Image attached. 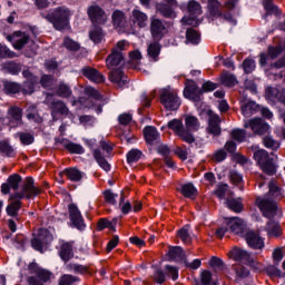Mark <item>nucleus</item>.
<instances>
[{
	"instance_id": "nucleus-1",
	"label": "nucleus",
	"mask_w": 285,
	"mask_h": 285,
	"mask_svg": "<svg viewBox=\"0 0 285 285\" xmlns=\"http://www.w3.org/2000/svg\"><path fill=\"white\" fill-rule=\"evenodd\" d=\"M40 193L41 188L35 186V179L27 177L21 187V191L10 195L9 202H11V204L7 206V215H9V217H17L19 210H21V199H32V197H37Z\"/></svg>"
},
{
	"instance_id": "nucleus-2",
	"label": "nucleus",
	"mask_w": 285,
	"mask_h": 285,
	"mask_svg": "<svg viewBox=\"0 0 285 285\" xmlns=\"http://www.w3.org/2000/svg\"><path fill=\"white\" fill-rule=\"evenodd\" d=\"M40 17L51 23L55 30L61 31L70 27V18L72 17V11H70L68 7L62 6L53 9L48 13L41 12Z\"/></svg>"
},
{
	"instance_id": "nucleus-3",
	"label": "nucleus",
	"mask_w": 285,
	"mask_h": 285,
	"mask_svg": "<svg viewBox=\"0 0 285 285\" xmlns=\"http://www.w3.org/2000/svg\"><path fill=\"white\" fill-rule=\"evenodd\" d=\"M254 159L259 166L261 170L266 175H275V160L271 157V154L265 149H258L254 153Z\"/></svg>"
},
{
	"instance_id": "nucleus-4",
	"label": "nucleus",
	"mask_w": 285,
	"mask_h": 285,
	"mask_svg": "<svg viewBox=\"0 0 285 285\" xmlns=\"http://www.w3.org/2000/svg\"><path fill=\"white\" fill-rule=\"evenodd\" d=\"M228 255L230 259H234V262L246 264L247 266H250V268H255V271H259V268H262V264L255 261V258H253V256L243 248L234 247Z\"/></svg>"
},
{
	"instance_id": "nucleus-5",
	"label": "nucleus",
	"mask_w": 285,
	"mask_h": 285,
	"mask_svg": "<svg viewBox=\"0 0 285 285\" xmlns=\"http://www.w3.org/2000/svg\"><path fill=\"white\" fill-rule=\"evenodd\" d=\"M169 130H173L181 141L185 144H195V136L193 132L186 130L184 122L180 119H173L167 124Z\"/></svg>"
},
{
	"instance_id": "nucleus-6",
	"label": "nucleus",
	"mask_w": 285,
	"mask_h": 285,
	"mask_svg": "<svg viewBox=\"0 0 285 285\" xmlns=\"http://www.w3.org/2000/svg\"><path fill=\"white\" fill-rule=\"evenodd\" d=\"M149 30L154 41H161V39L168 35L166 23L157 17L150 18Z\"/></svg>"
},
{
	"instance_id": "nucleus-7",
	"label": "nucleus",
	"mask_w": 285,
	"mask_h": 285,
	"mask_svg": "<svg viewBox=\"0 0 285 285\" xmlns=\"http://www.w3.org/2000/svg\"><path fill=\"white\" fill-rule=\"evenodd\" d=\"M46 104H50L52 117H56V115L68 117V115H70V109L66 102H63V100L55 99L52 94H47Z\"/></svg>"
},
{
	"instance_id": "nucleus-8",
	"label": "nucleus",
	"mask_w": 285,
	"mask_h": 285,
	"mask_svg": "<svg viewBox=\"0 0 285 285\" xmlns=\"http://www.w3.org/2000/svg\"><path fill=\"white\" fill-rule=\"evenodd\" d=\"M160 104L166 110H178L179 106H181V99L177 96V92L165 90L160 95Z\"/></svg>"
},
{
	"instance_id": "nucleus-9",
	"label": "nucleus",
	"mask_w": 285,
	"mask_h": 285,
	"mask_svg": "<svg viewBox=\"0 0 285 285\" xmlns=\"http://www.w3.org/2000/svg\"><path fill=\"white\" fill-rule=\"evenodd\" d=\"M257 208L263 213L264 217L271 218L275 217L277 214V203L264 197H257L255 200Z\"/></svg>"
},
{
	"instance_id": "nucleus-10",
	"label": "nucleus",
	"mask_w": 285,
	"mask_h": 285,
	"mask_svg": "<svg viewBox=\"0 0 285 285\" xmlns=\"http://www.w3.org/2000/svg\"><path fill=\"white\" fill-rule=\"evenodd\" d=\"M187 12L189 16L183 17L180 22L183 26H195V23H197L195 19L202 14V4L195 0L189 1L187 4Z\"/></svg>"
},
{
	"instance_id": "nucleus-11",
	"label": "nucleus",
	"mask_w": 285,
	"mask_h": 285,
	"mask_svg": "<svg viewBox=\"0 0 285 285\" xmlns=\"http://www.w3.org/2000/svg\"><path fill=\"white\" fill-rule=\"evenodd\" d=\"M184 97L189 99L190 101L199 102L203 98V91L195 80L186 79L185 81V89H184Z\"/></svg>"
},
{
	"instance_id": "nucleus-12",
	"label": "nucleus",
	"mask_w": 285,
	"mask_h": 285,
	"mask_svg": "<svg viewBox=\"0 0 285 285\" xmlns=\"http://www.w3.org/2000/svg\"><path fill=\"white\" fill-rule=\"evenodd\" d=\"M129 28H137L138 30L148 28V13L134 9L129 17Z\"/></svg>"
},
{
	"instance_id": "nucleus-13",
	"label": "nucleus",
	"mask_w": 285,
	"mask_h": 285,
	"mask_svg": "<svg viewBox=\"0 0 285 285\" xmlns=\"http://www.w3.org/2000/svg\"><path fill=\"white\" fill-rule=\"evenodd\" d=\"M244 127L250 128V130L255 135H258V137L267 135V132H269L271 130V125H268V122H265V120L262 118L249 119L245 122Z\"/></svg>"
},
{
	"instance_id": "nucleus-14",
	"label": "nucleus",
	"mask_w": 285,
	"mask_h": 285,
	"mask_svg": "<svg viewBox=\"0 0 285 285\" xmlns=\"http://www.w3.org/2000/svg\"><path fill=\"white\" fill-rule=\"evenodd\" d=\"M53 237L52 234L48 230L39 232L38 236L31 239V246L35 250L39 253H43V246H48L52 242Z\"/></svg>"
},
{
	"instance_id": "nucleus-15",
	"label": "nucleus",
	"mask_w": 285,
	"mask_h": 285,
	"mask_svg": "<svg viewBox=\"0 0 285 285\" xmlns=\"http://www.w3.org/2000/svg\"><path fill=\"white\" fill-rule=\"evenodd\" d=\"M7 40L12 43L16 50H23V48L30 41V36H28L26 32L16 31L13 35H8Z\"/></svg>"
},
{
	"instance_id": "nucleus-16",
	"label": "nucleus",
	"mask_w": 285,
	"mask_h": 285,
	"mask_svg": "<svg viewBox=\"0 0 285 285\" xmlns=\"http://www.w3.org/2000/svg\"><path fill=\"white\" fill-rule=\"evenodd\" d=\"M22 77L26 81L22 83L21 91L23 95H32V92H35V86L39 83V78L33 76L28 69L22 71Z\"/></svg>"
},
{
	"instance_id": "nucleus-17",
	"label": "nucleus",
	"mask_w": 285,
	"mask_h": 285,
	"mask_svg": "<svg viewBox=\"0 0 285 285\" xmlns=\"http://www.w3.org/2000/svg\"><path fill=\"white\" fill-rule=\"evenodd\" d=\"M225 224L228 226L232 233L234 235H239L240 237H244L246 233V225H244V220L239 217H230L225 218Z\"/></svg>"
},
{
	"instance_id": "nucleus-18",
	"label": "nucleus",
	"mask_w": 285,
	"mask_h": 285,
	"mask_svg": "<svg viewBox=\"0 0 285 285\" xmlns=\"http://www.w3.org/2000/svg\"><path fill=\"white\" fill-rule=\"evenodd\" d=\"M68 210L70 220L72 222L73 226L79 230H83V228H86V224H83V216H81L79 207H77L75 204H69Z\"/></svg>"
},
{
	"instance_id": "nucleus-19",
	"label": "nucleus",
	"mask_w": 285,
	"mask_h": 285,
	"mask_svg": "<svg viewBox=\"0 0 285 285\" xmlns=\"http://www.w3.org/2000/svg\"><path fill=\"white\" fill-rule=\"evenodd\" d=\"M89 19L92 23L104 24L108 21V17L101 7L99 6H91L87 10Z\"/></svg>"
},
{
	"instance_id": "nucleus-20",
	"label": "nucleus",
	"mask_w": 285,
	"mask_h": 285,
	"mask_svg": "<svg viewBox=\"0 0 285 285\" xmlns=\"http://www.w3.org/2000/svg\"><path fill=\"white\" fill-rule=\"evenodd\" d=\"M22 178L19 174H13L9 176L7 179V183H3L1 185V193L2 195H10V188L11 190H19V185L21 184Z\"/></svg>"
},
{
	"instance_id": "nucleus-21",
	"label": "nucleus",
	"mask_w": 285,
	"mask_h": 285,
	"mask_svg": "<svg viewBox=\"0 0 285 285\" xmlns=\"http://www.w3.org/2000/svg\"><path fill=\"white\" fill-rule=\"evenodd\" d=\"M82 77H86V79H89V81H92L94 83H104L106 81V77L99 72V70L92 68V67H83L80 70Z\"/></svg>"
},
{
	"instance_id": "nucleus-22",
	"label": "nucleus",
	"mask_w": 285,
	"mask_h": 285,
	"mask_svg": "<svg viewBox=\"0 0 285 285\" xmlns=\"http://www.w3.org/2000/svg\"><path fill=\"white\" fill-rule=\"evenodd\" d=\"M59 257L65 264H68L72 257H75V243L73 242H65L60 245L58 250Z\"/></svg>"
},
{
	"instance_id": "nucleus-23",
	"label": "nucleus",
	"mask_w": 285,
	"mask_h": 285,
	"mask_svg": "<svg viewBox=\"0 0 285 285\" xmlns=\"http://www.w3.org/2000/svg\"><path fill=\"white\" fill-rule=\"evenodd\" d=\"M106 66L109 70L124 66V52L111 50V53L106 58Z\"/></svg>"
},
{
	"instance_id": "nucleus-24",
	"label": "nucleus",
	"mask_w": 285,
	"mask_h": 285,
	"mask_svg": "<svg viewBox=\"0 0 285 285\" xmlns=\"http://www.w3.org/2000/svg\"><path fill=\"white\" fill-rule=\"evenodd\" d=\"M245 239L249 248H254V250H262L264 248V238L255 232L245 233Z\"/></svg>"
},
{
	"instance_id": "nucleus-25",
	"label": "nucleus",
	"mask_w": 285,
	"mask_h": 285,
	"mask_svg": "<svg viewBox=\"0 0 285 285\" xmlns=\"http://www.w3.org/2000/svg\"><path fill=\"white\" fill-rule=\"evenodd\" d=\"M112 23L115 28H119L120 30H130V22L126 18V13H124V11H114Z\"/></svg>"
},
{
	"instance_id": "nucleus-26",
	"label": "nucleus",
	"mask_w": 285,
	"mask_h": 285,
	"mask_svg": "<svg viewBox=\"0 0 285 285\" xmlns=\"http://www.w3.org/2000/svg\"><path fill=\"white\" fill-rule=\"evenodd\" d=\"M200 115L202 117H205V119H207L208 126L206 128V131L208 132V135H215V111H213L210 107L205 106L200 110Z\"/></svg>"
},
{
	"instance_id": "nucleus-27",
	"label": "nucleus",
	"mask_w": 285,
	"mask_h": 285,
	"mask_svg": "<svg viewBox=\"0 0 285 285\" xmlns=\"http://www.w3.org/2000/svg\"><path fill=\"white\" fill-rule=\"evenodd\" d=\"M109 81H111V83H115L117 88H124V86H126L127 80L124 76V71L121 70V68L112 69L109 72Z\"/></svg>"
},
{
	"instance_id": "nucleus-28",
	"label": "nucleus",
	"mask_w": 285,
	"mask_h": 285,
	"mask_svg": "<svg viewBox=\"0 0 285 285\" xmlns=\"http://www.w3.org/2000/svg\"><path fill=\"white\" fill-rule=\"evenodd\" d=\"M7 115L10 117L11 124H14V126H21L23 124V110L20 107H9Z\"/></svg>"
},
{
	"instance_id": "nucleus-29",
	"label": "nucleus",
	"mask_w": 285,
	"mask_h": 285,
	"mask_svg": "<svg viewBox=\"0 0 285 285\" xmlns=\"http://www.w3.org/2000/svg\"><path fill=\"white\" fill-rule=\"evenodd\" d=\"M169 262H177L178 264L186 263V253L179 246L169 247L168 252Z\"/></svg>"
},
{
	"instance_id": "nucleus-30",
	"label": "nucleus",
	"mask_w": 285,
	"mask_h": 285,
	"mask_svg": "<svg viewBox=\"0 0 285 285\" xmlns=\"http://www.w3.org/2000/svg\"><path fill=\"white\" fill-rule=\"evenodd\" d=\"M173 6L160 2L156 6L157 12L165 19H177V12L173 10Z\"/></svg>"
},
{
	"instance_id": "nucleus-31",
	"label": "nucleus",
	"mask_w": 285,
	"mask_h": 285,
	"mask_svg": "<svg viewBox=\"0 0 285 285\" xmlns=\"http://www.w3.org/2000/svg\"><path fill=\"white\" fill-rule=\"evenodd\" d=\"M219 81L226 88H235V86L239 83V81H237V77L228 71H223L220 73Z\"/></svg>"
},
{
	"instance_id": "nucleus-32",
	"label": "nucleus",
	"mask_w": 285,
	"mask_h": 285,
	"mask_svg": "<svg viewBox=\"0 0 285 285\" xmlns=\"http://www.w3.org/2000/svg\"><path fill=\"white\" fill-rule=\"evenodd\" d=\"M240 110L244 117H253V115L259 112V105H257L255 101L243 102Z\"/></svg>"
},
{
	"instance_id": "nucleus-33",
	"label": "nucleus",
	"mask_w": 285,
	"mask_h": 285,
	"mask_svg": "<svg viewBox=\"0 0 285 285\" xmlns=\"http://www.w3.org/2000/svg\"><path fill=\"white\" fill-rule=\"evenodd\" d=\"M283 92L284 89H278L277 87H267L265 89V99H267V101H272V104H275L279 101Z\"/></svg>"
},
{
	"instance_id": "nucleus-34",
	"label": "nucleus",
	"mask_w": 285,
	"mask_h": 285,
	"mask_svg": "<svg viewBox=\"0 0 285 285\" xmlns=\"http://www.w3.org/2000/svg\"><path fill=\"white\" fill-rule=\"evenodd\" d=\"M30 271L33 275H36V277H39L42 284L50 282V277H52V273L50 271L38 266L30 267Z\"/></svg>"
},
{
	"instance_id": "nucleus-35",
	"label": "nucleus",
	"mask_w": 285,
	"mask_h": 285,
	"mask_svg": "<svg viewBox=\"0 0 285 285\" xmlns=\"http://www.w3.org/2000/svg\"><path fill=\"white\" fill-rule=\"evenodd\" d=\"M160 41L161 40H154L147 48V55L150 57V59H153V61H157L161 52V43H159Z\"/></svg>"
},
{
	"instance_id": "nucleus-36",
	"label": "nucleus",
	"mask_w": 285,
	"mask_h": 285,
	"mask_svg": "<svg viewBox=\"0 0 285 285\" xmlns=\"http://www.w3.org/2000/svg\"><path fill=\"white\" fill-rule=\"evenodd\" d=\"M92 156L102 170H106V173L110 171V165L108 164V160H106V156L101 153V148H96Z\"/></svg>"
},
{
	"instance_id": "nucleus-37",
	"label": "nucleus",
	"mask_w": 285,
	"mask_h": 285,
	"mask_svg": "<svg viewBox=\"0 0 285 285\" xmlns=\"http://www.w3.org/2000/svg\"><path fill=\"white\" fill-rule=\"evenodd\" d=\"M144 136L147 141V144H155L159 139V131H157V128L153 126H147L144 129Z\"/></svg>"
},
{
	"instance_id": "nucleus-38",
	"label": "nucleus",
	"mask_w": 285,
	"mask_h": 285,
	"mask_svg": "<svg viewBox=\"0 0 285 285\" xmlns=\"http://www.w3.org/2000/svg\"><path fill=\"white\" fill-rule=\"evenodd\" d=\"M194 285H215V283H213V273L204 269L200 273L199 278H195Z\"/></svg>"
},
{
	"instance_id": "nucleus-39",
	"label": "nucleus",
	"mask_w": 285,
	"mask_h": 285,
	"mask_svg": "<svg viewBox=\"0 0 285 285\" xmlns=\"http://www.w3.org/2000/svg\"><path fill=\"white\" fill-rule=\"evenodd\" d=\"M180 193L187 199H195V197H197V188L195 185H193V183L181 185Z\"/></svg>"
},
{
	"instance_id": "nucleus-40",
	"label": "nucleus",
	"mask_w": 285,
	"mask_h": 285,
	"mask_svg": "<svg viewBox=\"0 0 285 285\" xmlns=\"http://www.w3.org/2000/svg\"><path fill=\"white\" fill-rule=\"evenodd\" d=\"M63 175H66L67 179L70 181H81L83 179V171L77 169V168H67L62 171Z\"/></svg>"
},
{
	"instance_id": "nucleus-41",
	"label": "nucleus",
	"mask_w": 285,
	"mask_h": 285,
	"mask_svg": "<svg viewBox=\"0 0 285 285\" xmlns=\"http://www.w3.org/2000/svg\"><path fill=\"white\" fill-rule=\"evenodd\" d=\"M56 95L61 99H70L72 97V89L67 83H59L56 87Z\"/></svg>"
},
{
	"instance_id": "nucleus-42",
	"label": "nucleus",
	"mask_w": 285,
	"mask_h": 285,
	"mask_svg": "<svg viewBox=\"0 0 285 285\" xmlns=\"http://www.w3.org/2000/svg\"><path fill=\"white\" fill-rule=\"evenodd\" d=\"M268 195L273 199H283L284 198V189H282L279 186H277V183L275 180L269 181L268 184Z\"/></svg>"
},
{
	"instance_id": "nucleus-43",
	"label": "nucleus",
	"mask_w": 285,
	"mask_h": 285,
	"mask_svg": "<svg viewBox=\"0 0 285 285\" xmlns=\"http://www.w3.org/2000/svg\"><path fill=\"white\" fill-rule=\"evenodd\" d=\"M185 130H188V132H197L199 130V119L195 116H187L185 118Z\"/></svg>"
},
{
	"instance_id": "nucleus-44",
	"label": "nucleus",
	"mask_w": 285,
	"mask_h": 285,
	"mask_svg": "<svg viewBox=\"0 0 285 285\" xmlns=\"http://www.w3.org/2000/svg\"><path fill=\"white\" fill-rule=\"evenodd\" d=\"M227 208L233 213H242L244 210V203L242 198H230L226 200Z\"/></svg>"
},
{
	"instance_id": "nucleus-45",
	"label": "nucleus",
	"mask_w": 285,
	"mask_h": 285,
	"mask_svg": "<svg viewBox=\"0 0 285 285\" xmlns=\"http://www.w3.org/2000/svg\"><path fill=\"white\" fill-rule=\"evenodd\" d=\"M62 46H63V48L69 50V52H79V50H81V45L79 42L75 41L70 37H66L63 39Z\"/></svg>"
},
{
	"instance_id": "nucleus-46",
	"label": "nucleus",
	"mask_w": 285,
	"mask_h": 285,
	"mask_svg": "<svg viewBox=\"0 0 285 285\" xmlns=\"http://www.w3.org/2000/svg\"><path fill=\"white\" fill-rule=\"evenodd\" d=\"M27 119L29 121H33V124H41V121H43V119H41V117L37 112V107L35 105H30L27 108Z\"/></svg>"
},
{
	"instance_id": "nucleus-47",
	"label": "nucleus",
	"mask_w": 285,
	"mask_h": 285,
	"mask_svg": "<svg viewBox=\"0 0 285 285\" xmlns=\"http://www.w3.org/2000/svg\"><path fill=\"white\" fill-rule=\"evenodd\" d=\"M178 237L183 244H190L193 237L190 236V225H185L178 230Z\"/></svg>"
},
{
	"instance_id": "nucleus-48",
	"label": "nucleus",
	"mask_w": 285,
	"mask_h": 285,
	"mask_svg": "<svg viewBox=\"0 0 285 285\" xmlns=\"http://www.w3.org/2000/svg\"><path fill=\"white\" fill-rule=\"evenodd\" d=\"M263 6L267 14H274L275 17H279V14H282V10H279L278 6L273 3V0H264Z\"/></svg>"
},
{
	"instance_id": "nucleus-49",
	"label": "nucleus",
	"mask_w": 285,
	"mask_h": 285,
	"mask_svg": "<svg viewBox=\"0 0 285 285\" xmlns=\"http://www.w3.org/2000/svg\"><path fill=\"white\" fill-rule=\"evenodd\" d=\"M186 40L187 43H193V46H197V43H199V33L197 32V30L188 28L186 30Z\"/></svg>"
},
{
	"instance_id": "nucleus-50",
	"label": "nucleus",
	"mask_w": 285,
	"mask_h": 285,
	"mask_svg": "<svg viewBox=\"0 0 285 285\" xmlns=\"http://www.w3.org/2000/svg\"><path fill=\"white\" fill-rule=\"evenodd\" d=\"M63 147L68 153H71V155H83V147L79 144L66 142Z\"/></svg>"
},
{
	"instance_id": "nucleus-51",
	"label": "nucleus",
	"mask_w": 285,
	"mask_h": 285,
	"mask_svg": "<svg viewBox=\"0 0 285 285\" xmlns=\"http://www.w3.org/2000/svg\"><path fill=\"white\" fill-rule=\"evenodd\" d=\"M267 234L269 237H279L282 235V227L277 223H268Z\"/></svg>"
},
{
	"instance_id": "nucleus-52",
	"label": "nucleus",
	"mask_w": 285,
	"mask_h": 285,
	"mask_svg": "<svg viewBox=\"0 0 285 285\" xmlns=\"http://www.w3.org/2000/svg\"><path fill=\"white\" fill-rule=\"evenodd\" d=\"M219 6H222V3H219V1L215 0V17L216 19H225V21H233V14H230V12H223L222 10H219Z\"/></svg>"
},
{
	"instance_id": "nucleus-53",
	"label": "nucleus",
	"mask_w": 285,
	"mask_h": 285,
	"mask_svg": "<svg viewBox=\"0 0 285 285\" xmlns=\"http://www.w3.org/2000/svg\"><path fill=\"white\" fill-rule=\"evenodd\" d=\"M263 146L271 150H277L279 148V141L275 140L272 136L263 137Z\"/></svg>"
},
{
	"instance_id": "nucleus-54",
	"label": "nucleus",
	"mask_w": 285,
	"mask_h": 285,
	"mask_svg": "<svg viewBox=\"0 0 285 285\" xmlns=\"http://www.w3.org/2000/svg\"><path fill=\"white\" fill-rule=\"evenodd\" d=\"M216 195H217V197H219V199H228V197H230V195H233V193L228 188V185L224 184V185L218 186V188L216 190Z\"/></svg>"
},
{
	"instance_id": "nucleus-55",
	"label": "nucleus",
	"mask_w": 285,
	"mask_h": 285,
	"mask_svg": "<svg viewBox=\"0 0 285 285\" xmlns=\"http://www.w3.org/2000/svg\"><path fill=\"white\" fill-rule=\"evenodd\" d=\"M141 150L139 149H131L128 154H127V161L128 164H137V161H139L141 159Z\"/></svg>"
},
{
	"instance_id": "nucleus-56",
	"label": "nucleus",
	"mask_w": 285,
	"mask_h": 285,
	"mask_svg": "<svg viewBox=\"0 0 285 285\" xmlns=\"http://www.w3.org/2000/svg\"><path fill=\"white\" fill-rule=\"evenodd\" d=\"M89 37L94 43H101V39H104V31L101 28L96 27L94 30L90 31Z\"/></svg>"
},
{
	"instance_id": "nucleus-57",
	"label": "nucleus",
	"mask_w": 285,
	"mask_h": 285,
	"mask_svg": "<svg viewBox=\"0 0 285 285\" xmlns=\"http://www.w3.org/2000/svg\"><path fill=\"white\" fill-rule=\"evenodd\" d=\"M67 269L73 271L78 275H85L88 273V266L70 263L67 265Z\"/></svg>"
},
{
	"instance_id": "nucleus-58",
	"label": "nucleus",
	"mask_w": 285,
	"mask_h": 285,
	"mask_svg": "<svg viewBox=\"0 0 285 285\" xmlns=\"http://www.w3.org/2000/svg\"><path fill=\"white\" fill-rule=\"evenodd\" d=\"M75 282H79V277L65 274L59 278L58 285H73Z\"/></svg>"
},
{
	"instance_id": "nucleus-59",
	"label": "nucleus",
	"mask_w": 285,
	"mask_h": 285,
	"mask_svg": "<svg viewBox=\"0 0 285 285\" xmlns=\"http://www.w3.org/2000/svg\"><path fill=\"white\" fill-rule=\"evenodd\" d=\"M4 70L10 72V75H19L21 72V65L10 61L4 65Z\"/></svg>"
},
{
	"instance_id": "nucleus-60",
	"label": "nucleus",
	"mask_w": 285,
	"mask_h": 285,
	"mask_svg": "<svg viewBox=\"0 0 285 285\" xmlns=\"http://www.w3.org/2000/svg\"><path fill=\"white\" fill-rule=\"evenodd\" d=\"M284 50H285V47L282 45H278L276 47H269L267 55L268 57H271V59H277V57H279V55H282Z\"/></svg>"
},
{
	"instance_id": "nucleus-61",
	"label": "nucleus",
	"mask_w": 285,
	"mask_h": 285,
	"mask_svg": "<svg viewBox=\"0 0 285 285\" xmlns=\"http://www.w3.org/2000/svg\"><path fill=\"white\" fill-rule=\"evenodd\" d=\"M17 53L14 51L9 50L6 45L0 43V59H14Z\"/></svg>"
},
{
	"instance_id": "nucleus-62",
	"label": "nucleus",
	"mask_w": 285,
	"mask_h": 285,
	"mask_svg": "<svg viewBox=\"0 0 285 285\" xmlns=\"http://www.w3.org/2000/svg\"><path fill=\"white\" fill-rule=\"evenodd\" d=\"M0 153L6 157H14V149L6 141H0Z\"/></svg>"
},
{
	"instance_id": "nucleus-63",
	"label": "nucleus",
	"mask_w": 285,
	"mask_h": 285,
	"mask_svg": "<svg viewBox=\"0 0 285 285\" xmlns=\"http://www.w3.org/2000/svg\"><path fill=\"white\" fill-rule=\"evenodd\" d=\"M85 95L89 97V99H95V101H99L101 99V94L95 87H86Z\"/></svg>"
},
{
	"instance_id": "nucleus-64",
	"label": "nucleus",
	"mask_w": 285,
	"mask_h": 285,
	"mask_svg": "<svg viewBox=\"0 0 285 285\" xmlns=\"http://www.w3.org/2000/svg\"><path fill=\"white\" fill-rule=\"evenodd\" d=\"M40 85L42 88H52V86H55V77L50 75H43L40 78Z\"/></svg>"
}]
</instances>
